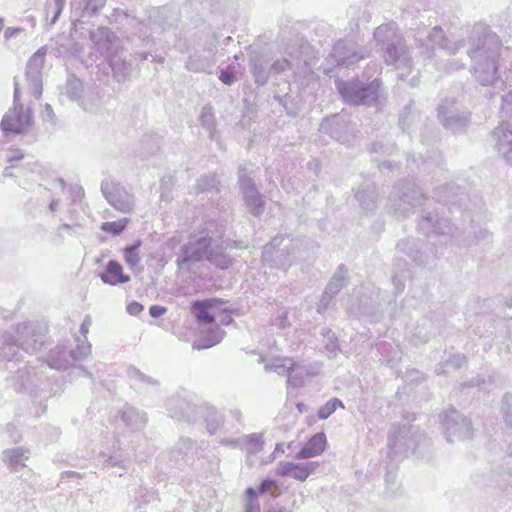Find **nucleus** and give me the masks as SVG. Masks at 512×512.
<instances>
[{"label":"nucleus","mask_w":512,"mask_h":512,"mask_svg":"<svg viewBox=\"0 0 512 512\" xmlns=\"http://www.w3.org/2000/svg\"><path fill=\"white\" fill-rule=\"evenodd\" d=\"M191 312L203 324H212L218 320L222 325H229L233 321V310L227 306V301L219 298L195 301Z\"/></svg>","instance_id":"obj_1"},{"label":"nucleus","mask_w":512,"mask_h":512,"mask_svg":"<svg viewBox=\"0 0 512 512\" xmlns=\"http://www.w3.org/2000/svg\"><path fill=\"white\" fill-rule=\"evenodd\" d=\"M33 124L30 108L14 105L3 117L1 128L4 132L21 134L27 132Z\"/></svg>","instance_id":"obj_2"},{"label":"nucleus","mask_w":512,"mask_h":512,"mask_svg":"<svg viewBox=\"0 0 512 512\" xmlns=\"http://www.w3.org/2000/svg\"><path fill=\"white\" fill-rule=\"evenodd\" d=\"M317 467L318 462H281L276 468V474L283 477L289 476L299 481H305Z\"/></svg>","instance_id":"obj_3"},{"label":"nucleus","mask_w":512,"mask_h":512,"mask_svg":"<svg viewBox=\"0 0 512 512\" xmlns=\"http://www.w3.org/2000/svg\"><path fill=\"white\" fill-rule=\"evenodd\" d=\"M326 444V435L323 432L317 433L306 442L297 457L301 459L316 457L324 452Z\"/></svg>","instance_id":"obj_4"},{"label":"nucleus","mask_w":512,"mask_h":512,"mask_svg":"<svg viewBox=\"0 0 512 512\" xmlns=\"http://www.w3.org/2000/svg\"><path fill=\"white\" fill-rule=\"evenodd\" d=\"M101 280L109 285H118L130 280V276L124 273L123 267L117 261L107 263L105 271L100 276Z\"/></svg>","instance_id":"obj_5"},{"label":"nucleus","mask_w":512,"mask_h":512,"mask_svg":"<svg viewBox=\"0 0 512 512\" xmlns=\"http://www.w3.org/2000/svg\"><path fill=\"white\" fill-rule=\"evenodd\" d=\"M337 408H344V405L339 399L333 398L319 409L318 417L320 419H327Z\"/></svg>","instance_id":"obj_6"},{"label":"nucleus","mask_w":512,"mask_h":512,"mask_svg":"<svg viewBox=\"0 0 512 512\" xmlns=\"http://www.w3.org/2000/svg\"><path fill=\"white\" fill-rule=\"evenodd\" d=\"M127 225H128V220L126 218H124V219H120L118 221L105 222L101 225V229L104 232H107V233H110L113 235H118L125 230Z\"/></svg>","instance_id":"obj_7"},{"label":"nucleus","mask_w":512,"mask_h":512,"mask_svg":"<svg viewBox=\"0 0 512 512\" xmlns=\"http://www.w3.org/2000/svg\"><path fill=\"white\" fill-rule=\"evenodd\" d=\"M140 245L141 242L138 241L135 245L126 247L123 250L125 254V262L131 267L136 266L140 261V257L137 251Z\"/></svg>","instance_id":"obj_8"},{"label":"nucleus","mask_w":512,"mask_h":512,"mask_svg":"<svg viewBox=\"0 0 512 512\" xmlns=\"http://www.w3.org/2000/svg\"><path fill=\"white\" fill-rule=\"evenodd\" d=\"M247 503L245 512H259L260 505L257 501V495L254 489L248 488L246 491Z\"/></svg>","instance_id":"obj_9"},{"label":"nucleus","mask_w":512,"mask_h":512,"mask_svg":"<svg viewBox=\"0 0 512 512\" xmlns=\"http://www.w3.org/2000/svg\"><path fill=\"white\" fill-rule=\"evenodd\" d=\"M259 491L260 493H270L274 497L279 495V489L276 485V482L271 479H265L262 481L259 487Z\"/></svg>","instance_id":"obj_10"},{"label":"nucleus","mask_w":512,"mask_h":512,"mask_svg":"<svg viewBox=\"0 0 512 512\" xmlns=\"http://www.w3.org/2000/svg\"><path fill=\"white\" fill-rule=\"evenodd\" d=\"M23 158L24 153L19 148L11 147L7 150L6 159L12 167L16 166V163L21 161Z\"/></svg>","instance_id":"obj_11"},{"label":"nucleus","mask_w":512,"mask_h":512,"mask_svg":"<svg viewBox=\"0 0 512 512\" xmlns=\"http://www.w3.org/2000/svg\"><path fill=\"white\" fill-rule=\"evenodd\" d=\"M287 365H289L288 370L292 371L294 370L296 364L291 358L283 357L275 359V361L272 364L267 365V368L277 370L279 368H284Z\"/></svg>","instance_id":"obj_12"},{"label":"nucleus","mask_w":512,"mask_h":512,"mask_svg":"<svg viewBox=\"0 0 512 512\" xmlns=\"http://www.w3.org/2000/svg\"><path fill=\"white\" fill-rule=\"evenodd\" d=\"M347 88H348L347 83H339V85H338V89H339L341 95L343 96V98L345 99V101L354 102L353 98L348 93Z\"/></svg>","instance_id":"obj_13"},{"label":"nucleus","mask_w":512,"mask_h":512,"mask_svg":"<svg viewBox=\"0 0 512 512\" xmlns=\"http://www.w3.org/2000/svg\"><path fill=\"white\" fill-rule=\"evenodd\" d=\"M219 78L224 84H227V85L232 84L235 79L234 74L232 72H228V71H222Z\"/></svg>","instance_id":"obj_14"},{"label":"nucleus","mask_w":512,"mask_h":512,"mask_svg":"<svg viewBox=\"0 0 512 512\" xmlns=\"http://www.w3.org/2000/svg\"><path fill=\"white\" fill-rule=\"evenodd\" d=\"M149 312L152 317H160L166 312V308L158 305L151 306Z\"/></svg>","instance_id":"obj_15"},{"label":"nucleus","mask_w":512,"mask_h":512,"mask_svg":"<svg viewBox=\"0 0 512 512\" xmlns=\"http://www.w3.org/2000/svg\"><path fill=\"white\" fill-rule=\"evenodd\" d=\"M143 310V306L138 302H132L127 306V311L132 315H137Z\"/></svg>","instance_id":"obj_16"},{"label":"nucleus","mask_w":512,"mask_h":512,"mask_svg":"<svg viewBox=\"0 0 512 512\" xmlns=\"http://www.w3.org/2000/svg\"><path fill=\"white\" fill-rule=\"evenodd\" d=\"M249 443L253 445V448H251L249 451L254 452L257 450H260L262 448V441L261 438L258 436H253L249 439Z\"/></svg>","instance_id":"obj_17"},{"label":"nucleus","mask_w":512,"mask_h":512,"mask_svg":"<svg viewBox=\"0 0 512 512\" xmlns=\"http://www.w3.org/2000/svg\"><path fill=\"white\" fill-rule=\"evenodd\" d=\"M3 28V21L0 20V30Z\"/></svg>","instance_id":"obj_18"},{"label":"nucleus","mask_w":512,"mask_h":512,"mask_svg":"<svg viewBox=\"0 0 512 512\" xmlns=\"http://www.w3.org/2000/svg\"><path fill=\"white\" fill-rule=\"evenodd\" d=\"M58 2H61V0H57Z\"/></svg>","instance_id":"obj_19"}]
</instances>
